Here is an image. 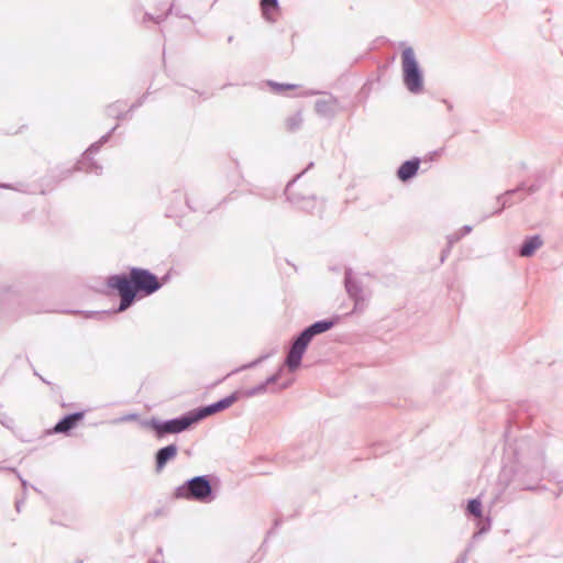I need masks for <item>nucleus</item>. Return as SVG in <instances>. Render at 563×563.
Listing matches in <instances>:
<instances>
[{
  "instance_id": "1",
  "label": "nucleus",
  "mask_w": 563,
  "mask_h": 563,
  "mask_svg": "<svg viewBox=\"0 0 563 563\" xmlns=\"http://www.w3.org/2000/svg\"><path fill=\"white\" fill-rule=\"evenodd\" d=\"M107 286L118 290L121 298L119 311H124L133 303L137 292L152 295L162 287V284L150 271L132 267L129 275L117 274L108 277Z\"/></svg>"
},
{
  "instance_id": "2",
  "label": "nucleus",
  "mask_w": 563,
  "mask_h": 563,
  "mask_svg": "<svg viewBox=\"0 0 563 563\" xmlns=\"http://www.w3.org/2000/svg\"><path fill=\"white\" fill-rule=\"evenodd\" d=\"M174 495L179 499L200 503H209L214 499L211 483L206 475L195 476L188 479L175 489Z\"/></svg>"
},
{
  "instance_id": "3",
  "label": "nucleus",
  "mask_w": 563,
  "mask_h": 563,
  "mask_svg": "<svg viewBox=\"0 0 563 563\" xmlns=\"http://www.w3.org/2000/svg\"><path fill=\"white\" fill-rule=\"evenodd\" d=\"M401 66L404 84L410 92L419 93L423 89L422 73L419 68L415 52L411 47H406L401 53Z\"/></svg>"
},
{
  "instance_id": "4",
  "label": "nucleus",
  "mask_w": 563,
  "mask_h": 563,
  "mask_svg": "<svg viewBox=\"0 0 563 563\" xmlns=\"http://www.w3.org/2000/svg\"><path fill=\"white\" fill-rule=\"evenodd\" d=\"M195 422H197L195 413H188L165 421L153 418L150 420L148 427L155 432L157 438H163L166 434L180 433Z\"/></svg>"
},
{
  "instance_id": "5",
  "label": "nucleus",
  "mask_w": 563,
  "mask_h": 563,
  "mask_svg": "<svg viewBox=\"0 0 563 563\" xmlns=\"http://www.w3.org/2000/svg\"><path fill=\"white\" fill-rule=\"evenodd\" d=\"M309 343L310 340L302 332L292 342L285 361V364L287 365L289 371L294 372L300 366L302 356Z\"/></svg>"
},
{
  "instance_id": "6",
  "label": "nucleus",
  "mask_w": 563,
  "mask_h": 563,
  "mask_svg": "<svg viewBox=\"0 0 563 563\" xmlns=\"http://www.w3.org/2000/svg\"><path fill=\"white\" fill-rule=\"evenodd\" d=\"M238 399H239L238 393H233V394L229 395L228 397H225V398H223V399H221V400H219L217 402H213V404H211L209 406L199 408L194 413H195V416L197 418V421H198L200 419L206 418L207 416L213 415L216 412H219L221 410H224V409L229 408Z\"/></svg>"
},
{
  "instance_id": "7",
  "label": "nucleus",
  "mask_w": 563,
  "mask_h": 563,
  "mask_svg": "<svg viewBox=\"0 0 563 563\" xmlns=\"http://www.w3.org/2000/svg\"><path fill=\"white\" fill-rule=\"evenodd\" d=\"M344 284L349 296L355 302L354 309H358L364 302L363 288L361 283L353 278L351 269L345 271Z\"/></svg>"
},
{
  "instance_id": "8",
  "label": "nucleus",
  "mask_w": 563,
  "mask_h": 563,
  "mask_svg": "<svg viewBox=\"0 0 563 563\" xmlns=\"http://www.w3.org/2000/svg\"><path fill=\"white\" fill-rule=\"evenodd\" d=\"M177 453L178 448L176 444H169L159 449L155 455L156 472H162L166 464L176 457Z\"/></svg>"
},
{
  "instance_id": "9",
  "label": "nucleus",
  "mask_w": 563,
  "mask_h": 563,
  "mask_svg": "<svg viewBox=\"0 0 563 563\" xmlns=\"http://www.w3.org/2000/svg\"><path fill=\"white\" fill-rule=\"evenodd\" d=\"M82 417H84L82 412H74V413L67 415L66 417H64L62 420H59L55 424L54 432L55 433H66V432H68L69 430L75 428L77 422L79 420H81Z\"/></svg>"
},
{
  "instance_id": "10",
  "label": "nucleus",
  "mask_w": 563,
  "mask_h": 563,
  "mask_svg": "<svg viewBox=\"0 0 563 563\" xmlns=\"http://www.w3.org/2000/svg\"><path fill=\"white\" fill-rule=\"evenodd\" d=\"M261 9L267 21L275 22L278 19L279 5L277 0H261Z\"/></svg>"
},
{
  "instance_id": "11",
  "label": "nucleus",
  "mask_w": 563,
  "mask_h": 563,
  "mask_svg": "<svg viewBox=\"0 0 563 563\" xmlns=\"http://www.w3.org/2000/svg\"><path fill=\"white\" fill-rule=\"evenodd\" d=\"M333 325L332 320H320L306 328L302 333L311 341L314 335L330 330Z\"/></svg>"
},
{
  "instance_id": "12",
  "label": "nucleus",
  "mask_w": 563,
  "mask_h": 563,
  "mask_svg": "<svg viewBox=\"0 0 563 563\" xmlns=\"http://www.w3.org/2000/svg\"><path fill=\"white\" fill-rule=\"evenodd\" d=\"M543 244V241L540 235L529 236L522 244L519 254L522 257H529L534 254V252L540 249Z\"/></svg>"
},
{
  "instance_id": "13",
  "label": "nucleus",
  "mask_w": 563,
  "mask_h": 563,
  "mask_svg": "<svg viewBox=\"0 0 563 563\" xmlns=\"http://www.w3.org/2000/svg\"><path fill=\"white\" fill-rule=\"evenodd\" d=\"M419 163L418 158L402 163L397 172L399 179L408 180L413 177L418 172Z\"/></svg>"
},
{
  "instance_id": "14",
  "label": "nucleus",
  "mask_w": 563,
  "mask_h": 563,
  "mask_svg": "<svg viewBox=\"0 0 563 563\" xmlns=\"http://www.w3.org/2000/svg\"><path fill=\"white\" fill-rule=\"evenodd\" d=\"M278 379V374L269 376L264 383H261L252 388L245 390L244 395L246 397H254L261 394H264L267 390V387L272 384H275Z\"/></svg>"
},
{
  "instance_id": "15",
  "label": "nucleus",
  "mask_w": 563,
  "mask_h": 563,
  "mask_svg": "<svg viewBox=\"0 0 563 563\" xmlns=\"http://www.w3.org/2000/svg\"><path fill=\"white\" fill-rule=\"evenodd\" d=\"M302 123L301 113L297 112L286 120V128L289 132L297 131Z\"/></svg>"
},
{
  "instance_id": "16",
  "label": "nucleus",
  "mask_w": 563,
  "mask_h": 563,
  "mask_svg": "<svg viewBox=\"0 0 563 563\" xmlns=\"http://www.w3.org/2000/svg\"><path fill=\"white\" fill-rule=\"evenodd\" d=\"M467 511L476 518H482V503L478 499L468 501Z\"/></svg>"
},
{
  "instance_id": "17",
  "label": "nucleus",
  "mask_w": 563,
  "mask_h": 563,
  "mask_svg": "<svg viewBox=\"0 0 563 563\" xmlns=\"http://www.w3.org/2000/svg\"><path fill=\"white\" fill-rule=\"evenodd\" d=\"M109 134L104 135L101 137V140L95 144H92L86 152H85V157H84V161L80 162V165H84L85 164V161L87 159V157H89L90 155L95 154L98 152V150L100 148V145L104 142L108 141L109 139Z\"/></svg>"
},
{
  "instance_id": "18",
  "label": "nucleus",
  "mask_w": 563,
  "mask_h": 563,
  "mask_svg": "<svg viewBox=\"0 0 563 563\" xmlns=\"http://www.w3.org/2000/svg\"><path fill=\"white\" fill-rule=\"evenodd\" d=\"M173 9H174V4H170V7H169L168 11L166 12V14H164V15H158V16H153V15H151V14L146 13V14L144 15V21H153V22H155V23H157V24H158V23H161L162 21H164V20H165V18H166L168 14H170V13L173 12Z\"/></svg>"
},
{
  "instance_id": "19",
  "label": "nucleus",
  "mask_w": 563,
  "mask_h": 563,
  "mask_svg": "<svg viewBox=\"0 0 563 563\" xmlns=\"http://www.w3.org/2000/svg\"><path fill=\"white\" fill-rule=\"evenodd\" d=\"M273 90L276 92H283L285 90L295 89L297 86L291 84H278V82H269Z\"/></svg>"
},
{
  "instance_id": "20",
  "label": "nucleus",
  "mask_w": 563,
  "mask_h": 563,
  "mask_svg": "<svg viewBox=\"0 0 563 563\" xmlns=\"http://www.w3.org/2000/svg\"><path fill=\"white\" fill-rule=\"evenodd\" d=\"M461 231H462L461 235L454 234V235L449 236V246H451L454 242L459 241L462 235L468 234L472 231V227L471 225H464L461 229Z\"/></svg>"
},
{
  "instance_id": "21",
  "label": "nucleus",
  "mask_w": 563,
  "mask_h": 563,
  "mask_svg": "<svg viewBox=\"0 0 563 563\" xmlns=\"http://www.w3.org/2000/svg\"><path fill=\"white\" fill-rule=\"evenodd\" d=\"M303 173H305V172H302V173L298 174V175H297V176H296L291 181H289V183L287 184V187H286V189H285V194H286V196H287V198H288L289 200H292V199H294L292 194H291V189H292L294 184L296 183V180H297V179H298V178H299Z\"/></svg>"
},
{
  "instance_id": "22",
  "label": "nucleus",
  "mask_w": 563,
  "mask_h": 563,
  "mask_svg": "<svg viewBox=\"0 0 563 563\" xmlns=\"http://www.w3.org/2000/svg\"><path fill=\"white\" fill-rule=\"evenodd\" d=\"M478 525H481L478 533H485L490 529V519L487 518L485 521L479 519Z\"/></svg>"
},
{
  "instance_id": "23",
  "label": "nucleus",
  "mask_w": 563,
  "mask_h": 563,
  "mask_svg": "<svg viewBox=\"0 0 563 563\" xmlns=\"http://www.w3.org/2000/svg\"><path fill=\"white\" fill-rule=\"evenodd\" d=\"M0 187H2V188H10V186H9V185H4V184H3V185H0Z\"/></svg>"
},
{
  "instance_id": "24",
  "label": "nucleus",
  "mask_w": 563,
  "mask_h": 563,
  "mask_svg": "<svg viewBox=\"0 0 563 563\" xmlns=\"http://www.w3.org/2000/svg\"><path fill=\"white\" fill-rule=\"evenodd\" d=\"M321 106H322V103H321V102H318V103H317V108H318V110H320V107H321Z\"/></svg>"
}]
</instances>
